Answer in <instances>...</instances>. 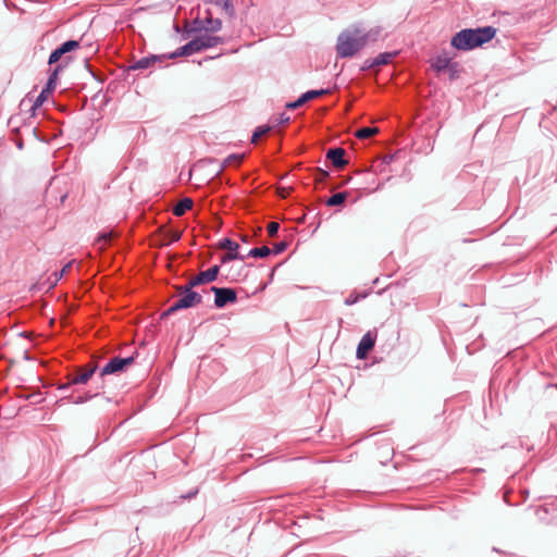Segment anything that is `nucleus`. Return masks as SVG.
Masks as SVG:
<instances>
[{"mask_svg":"<svg viewBox=\"0 0 557 557\" xmlns=\"http://www.w3.org/2000/svg\"><path fill=\"white\" fill-rule=\"evenodd\" d=\"M496 33L497 29L493 26L465 28L453 36L450 45L457 50L470 51L491 41Z\"/></svg>","mask_w":557,"mask_h":557,"instance_id":"obj_1","label":"nucleus"},{"mask_svg":"<svg viewBox=\"0 0 557 557\" xmlns=\"http://www.w3.org/2000/svg\"><path fill=\"white\" fill-rule=\"evenodd\" d=\"M369 34L358 28L346 29L337 38L336 52L341 58H351L360 51L368 41Z\"/></svg>","mask_w":557,"mask_h":557,"instance_id":"obj_2","label":"nucleus"},{"mask_svg":"<svg viewBox=\"0 0 557 557\" xmlns=\"http://www.w3.org/2000/svg\"><path fill=\"white\" fill-rule=\"evenodd\" d=\"M176 290L180 294V298L162 312V319L175 313L178 310L193 308L202 302V296L199 293L193 290V287H189L187 284L177 286Z\"/></svg>","mask_w":557,"mask_h":557,"instance_id":"obj_3","label":"nucleus"},{"mask_svg":"<svg viewBox=\"0 0 557 557\" xmlns=\"http://www.w3.org/2000/svg\"><path fill=\"white\" fill-rule=\"evenodd\" d=\"M135 361V356L129 357H114L110 359L107 364L100 370L99 375L102 379L109 374H115L122 372L126 369V367L133 364Z\"/></svg>","mask_w":557,"mask_h":557,"instance_id":"obj_4","label":"nucleus"},{"mask_svg":"<svg viewBox=\"0 0 557 557\" xmlns=\"http://www.w3.org/2000/svg\"><path fill=\"white\" fill-rule=\"evenodd\" d=\"M210 290L214 294V306L216 308H223L227 304H233L237 300V294L233 288L212 286Z\"/></svg>","mask_w":557,"mask_h":557,"instance_id":"obj_5","label":"nucleus"},{"mask_svg":"<svg viewBox=\"0 0 557 557\" xmlns=\"http://www.w3.org/2000/svg\"><path fill=\"white\" fill-rule=\"evenodd\" d=\"M219 248L220 249H226V251H228L227 253H225L222 259H221V262L222 263H226L228 261H232V260H244L245 259V256H242L238 253V248H239V245L235 242H233L232 239L230 238H223L219 242Z\"/></svg>","mask_w":557,"mask_h":557,"instance_id":"obj_6","label":"nucleus"},{"mask_svg":"<svg viewBox=\"0 0 557 557\" xmlns=\"http://www.w3.org/2000/svg\"><path fill=\"white\" fill-rule=\"evenodd\" d=\"M377 334L376 332L368 331L360 339L357 350L356 357L357 359H364L370 350L375 345Z\"/></svg>","mask_w":557,"mask_h":557,"instance_id":"obj_7","label":"nucleus"},{"mask_svg":"<svg viewBox=\"0 0 557 557\" xmlns=\"http://www.w3.org/2000/svg\"><path fill=\"white\" fill-rule=\"evenodd\" d=\"M220 271L219 265H213L209 268L206 271H201L199 274L190 278L186 284L189 285V287H196L200 284H206L215 281L218 274Z\"/></svg>","mask_w":557,"mask_h":557,"instance_id":"obj_8","label":"nucleus"},{"mask_svg":"<svg viewBox=\"0 0 557 557\" xmlns=\"http://www.w3.org/2000/svg\"><path fill=\"white\" fill-rule=\"evenodd\" d=\"M97 371V366H90L89 368L83 369L78 374L70 376L67 383L59 386V389L63 391L69 388L71 385L86 384Z\"/></svg>","mask_w":557,"mask_h":557,"instance_id":"obj_9","label":"nucleus"},{"mask_svg":"<svg viewBox=\"0 0 557 557\" xmlns=\"http://www.w3.org/2000/svg\"><path fill=\"white\" fill-rule=\"evenodd\" d=\"M79 47V41L77 40H67L63 42L60 47L53 50L49 57L48 63L53 64L57 63L65 53L75 50Z\"/></svg>","mask_w":557,"mask_h":557,"instance_id":"obj_10","label":"nucleus"},{"mask_svg":"<svg viewBox=\"0 0 557 557\" xmlns=\"http://www.w3.org/2000/svg\"><path fill=\"white\" fill-rule=\"evenodd\" d=\"M200 45L197 38H194L193 40L188 41L186 45L180 47L174 52L166 55L168 59H175L180 57H187L191 55L193 53L200 52Z\"/></svg>","mask_w":557,"mask_h":557,"instance_id":"obj_11","label":"nucleus"},{"mask_svg":"<svg viewBox=\"0 0 557 557\" xmlns=\"http://www.w3.org/2000/svg\"><path fill=\"white\" fill-rule=\"evenodd\" d=\"M163 59H168L166 55H150L141 58L135 61L132 65H129V70H146L150 66L154 65L157 62L162 61Z\"/></svg>","mask_w":557,"mask_h":557,"instance_id":"obj_12","label":"nucleus"},{"mask_svg":"<svg viewBox=\"0 0 557 557\" xmlns=\"http://www.w3.org/2000/svg\"><path fill=\"white\" fill-rule=\"evenodd\" d=\"M344 156L345 149L339 147L329 149L326 152V159H329L332 162V164L337 169H342L347 164V161L344 159Z\"/></svg>","mask_w":557,"mask_h":557,"instance_id":"obj_13","label":"nucleus"},{"mask_svg":"<svg viewBox=\"0 0 557 557\" xmlns=\"http://www.w3.org/2000/svg\"><path fill=\"white\" fill-rule=\"evenodd\" d=\"M70 58H65V60L61 63H59L54 69L53 71L50 73L49 77H48V81H47V84H46V90H54L55 86H57V81H58V76H59V73L62 72L65 66L67 65V61Z\"/></svg>","mask_w":557,"mask_h":557,"instance_id":"obj_14","label":"nucleus"},{"mask_svg":"<svg viewBox=\"0 0 557 557\" xmlns=\"http://www.w3.org/2000/svg\"><path fill=\"white\" fill-rule=\"evenodd\" d=\"M196 38L199 41L201 51L224 42V39L220 36L202 35Z\"/></svg>","mask_w":557,"mask_h":557,"instance_id":"obj_15","label":"nucleus"},{"mask_svg":"<svg viewBox=\"0 0 557 557\" xmlns=\"http://www.w3.org/2000/svg\"><path fill=\"white\" fill-rule=\"evenodd\" d=\"M450 64V58L447 54H441L432 60L431 66L435 72L441 73L448 69Z\"/></svg>","mask_w":557,"mask_h":557,"instance_id":"obj_16","label":"nucleus"},{"mask_svg":"<svg viewBox=\"0 0 557 557\" xmlns=\"http://www.w3.org/2000/svg\"><path fill=\"white\" fill-rule=\"evenodd\" d=\"M211 4L220 7L227 16L233 17L235 14V8L233 0H208Z\"/></svg>","mask_w":557,"mask_h":557,"instance_id":"obj_17","label":"nucleus"},{"mask_svg":"<svg viewBox=\"0 0 557 557\" xmlns=\"http://www.w3.org/2000/svg\"><path fill=\"white\" fill-rule=\"evenodd\" d=\"M193 200L190 198H184L181 201H178L174 208H173V214L175 216H182L185 214V212L193 207Z\"/></svg>","mask_w":557,"mask_h":557,"instance_id":"obj_18","label":"nucleus"},{"mask_svg":"<svg viewBox=\"0 0 557 557\" xmlns=\"http://www.w3.org/2000/svg\"><path fill=\"white\" fill-rule=\"evenodd\" d=\"M395 57V53L393 52H383L376 55L374 59L371 60L369 67H375L385 65L391 62V60Z\"/></svg>","mask_w":557,"mask_h":557,"instance_id":"obj_19","label":"nucleus"},{"mask_svg":"<svg viewBox=\"0 0 557 557\" xmlns=\"http://www.w3.org/2000/svg\"><path fill=\"white\" fill-rule=\"evenodd\" d=\"M205 23V28L208 32L216 33L222 29V21L220 18H213L211 15H209L206 17Z\"/></svg>","mask_w":557,"mask_h":557,"instance_id":"obj_20","label":"nucleus"},{"mask_svg":"<svg viewBox=\"0 0 557 557\" xmlns=\"http://www.w3.org/2000/svg\"><path fill=\"white\" fill-rule=\"evenodd\" d=\"M347 198V193L344 191V193H337V194H334L333 196H331L327 200H326V206L329 207H336V206H341L345 202Z\"/></svg>","mask_w":557,"mask_h":557,"instance_id":"obj_21","label":"nucleus"},{"mask_svg":"<svg viewBox=\"0 0 557 557\" xmlns=\"http://www.w3.org/2000/svg\"><path fill=\"white\" fill-rule=\"evenodd\" d=\"M271 253V249L268 246L257 247L249 250L247 257L252 258H265Z\"/></svg>","mask_w":557,"mask_h":557,"instance_id":"obj_22","label":"nucleus"},{"mask_svg":"<svg viewBox=\"0 0 557 557\" xmlns=\"http://www.w3.org/2000/svg\"><path fill=\"white\" fill-rule=\"evenodd\" d=\"M379 132L376 127H362L356 132V136L359 139H367L375 135Z\"/></svg>","mask_w":557,"mask_h":557,"instance_id":"obj_23","label":"nucleus"},{"mask_svg":"<svg viewBox=\"0 0 557 557\" xmlns=\"http://www.w3.org/2000/svg\"><path fill=\"white\" fill-rule=\"evenodd\" d=\"M97 395H99V393H98V392H96V393L87 392V393H85L84 395H79V396H77V397L72 396V397H71V401H72L73 404H83V403H86V401H88V400L92 399V398H94V397H96Z\"/></svg>","mask_w":557,"mask_h":557,"instance_id":"obj_24","label":"nucleus"},{"mask_svg":"<svg viewBox=\"0 0 557 557\" xmlns=\"http://www.w3.org/2000/svg\"><path fill=\"white\" fill-rule=\"evenodd\" d=\"M329 94V89H319V90H309L306 91L304 95L305 99L307 101L312 100L314 98L321 97Z\"/></svg>","mask_w":557,"mask_h":557,"instance_id":"obj_25","label":"nucleus"},{"mask_svg":"<svg viewBox=\"0 0 557 557\" xmlns=\"http://www.w3.org/2000/svg\"><path fill=\"white\" fill-rule=\"evenodd\" d=\"M244 158V154H237V153H233V154H230L223 162V165L224 166H231L233 164H238Z\"/></svg>","mask_w":557,"mask_h":557,"instance_id":"obj_26","label":"nucleus"},{"mask_svg":"<svg viewBox=\"0 0 557 557\" xmlns=\"http://www.w3.org/2000/svg\"><path fill=\"white\" fill-rule=\"evenodd\" d=\"M72 264H73V261L67 262V263L62 268V270H61V271H57V272H54V273L52 274V275H53V277H54V280H53V284L58 283V282L63 277V275L69 271V269L72 267Z\"/></svg>","mask_w":557,"mask_h":557,"instance_id":"obj_27","label":"nucleus"},{"mask_svg":"<svg viewBox=\"0 0 557 557\" xmlns=\"http://www.w3.org/2000/svg\"><path fill=\"white\" fill-rule=\"evenodd\" d=\"M270 131L269 126H259L252 134L251 143H256L261 136L267 134Z\"/></svg>","mask_w":557,"mask_h":557,"instance_id":"obj_28","label":"nucleus"},{"mask_svg":"<svg viewBox=\"0 0 557 557\" xmlns=\"http://www.w3.org/2000/svg\"><path fill=\"white\" fill-rule=\"evenodd\" d=\"M366 296H367L366 294L359 295V294L352 293L345 299V305L352 306V305L357 304L360 299L364 298Z\"/></svg>","mask_w":557,"mask_h":557,"instance_id":"obj_29","label":"nucleus"},{"mask_svg":"<svg viewBox=\"0 0 557 557\" xmlns=\"http://www.w3.org/2000/svg\"><path fill=\"white\" fill-rule=\"evenodd\" d=\"M52 92V90H46V87L42 89V91L39 94V96L36 98L34 102V108L40 107L44 101L46 100V95Z\"/></svg>","mask_w":557,"mask_h":557,"instance_id":"obj_30","label":"nucleus"},{"mask_svg":"<svg viewBox=\"0 0 557 557\" xmlns=\"http://www.w3.org/2000/svg\"><path fill=\"white\" fill-rule=\"evenodd\" d=\"M306 102H307V100L305 99L304 95H301L296 101L287 103L286 108L287 109H297V108L301 107L302 104H305Z\"/></svg>","mask_w":557,"mask_h":557,"instance_id":"obj_31","label":"nucleus"},{"mask_svg":"<svg viewBox=\"0 0 557 557\" xmlns=\"http://www.w3.org/2000/svg\"><path fill=\"white\" fill-rule=\"evenodd\" d=\"M286 248H287V243L286 242H280V243L274 244L273 249L271 250V252H273L274 255H278V253H282L283 251H285Z\"/></svg>","mask_w":557,"mask_h":557,"instance_id":"obj_32","label":"nucleus"},{"mask_svg":"<svg viewBox=\"0 0 557 557\" xmlns=\"http://www.w3.org/2000/svg\"><path fill=\"white\" fill-rule=\"evenodd\" d=\"M280 230V224L277 222H271L268 225V234L271 237H274Z\"/></svg>","mask_w":557,"mask_h":557,"instance_id":"obj_33","label":"nucleus"},{"mask_svg":"<svg viewBox=\"0 0 557 557\" xmlns=\"http://www.w3.org/2000/svg\"><path fill=\"white\" fill-rule=\"evenodd\" d=\"M112 234L111 233H102L98 237L99 247L102 249L104 245L111 239Z\"/></svg>","mask_w":557,"mask_h":557,"instance_id":"obj_34","label":"nucleus"},{"mask_svg":"<svg viewBox=\"0 0 557 557\" xmlns=\"http://www.w3.org/2000/svg\"><path fill=\"white\" fill-rule=\"evenodd\" d=\"M458 64L457 63H451L450 66L448 67L449 70V73H450V79H455L458 77Z\"/></svg>","mask_w":557,"mask_h":557,"instance_id":"obj_35","label":"nucleus"},{"mask_svg":"<svg viewBox=\"0 0 557 557\" xmlns=\"http://www.w3.org/2000/svg\"><path fill=\"white\" fill-rule=\"evenodd\" d=\"M320 180H325L329 176V172L325 170L320 169L319 170Z\"/></svg>","mask_w":557,"mask_h":557,"instance_id":"obj_36","label":"nucleus"},{"mask_svg":"<svg viewBox=\"0 0 557 557\" xmlns=\"http://www.w3.org/2000/svg\"><path fill=\"white\" fill-rule=\"evenodd\" d=\"M181 238V234L178 232H174L173 235H172V240L173 242H176Z\"/></svg>","mask_w":557,"mask_h":557,"instance_id":"obj_37","label":"nucleus"},{"mask_svg":"<svg viewBox=\"0 0 557 557\" xmlns=\"http://www.w3.org/2000/svg\"><path fill=\"white\" fill-rule=\"evenodd\" d=\"M289 121V117H284V115L281 116V123H286Z\"/></svg>","mask_w":557,"mask_h":557,"instance_id":"obj_38","label":"nucleus"},{"mask_svg":"<svg viewBox=\"0 0 557 557\" xmlns=\"http://www.w3.org/2000/svg\"><path fill=\"white\" fill-rule=\"evenodd\" d=\"M370 62H371V60L366 61V64H364V66H363L362 69H363V70H364V69H370V67H369Z\"/></svg>","mask_w":557,"mask_h":557,"instance_id":"obj_39","label":"nucleus"}]
</instances>
